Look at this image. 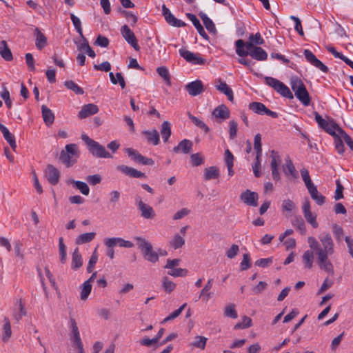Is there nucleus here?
<instances>
[{
    "instance_id": "obj_56",
    "label": "nucleus",
    "mask_w": 353,
    "mask_h": 353,
    "mask_svg": "<svg viewBox=\"0 0 353 353\" xmlns=\"http://www.w3.org/2000/svg\"><path fill=\"white\" fill-rule=\"evenodd\" d=\"M70 19L72 21V23L77 30V32L79 34L81 37H83L81 23L80 19L75 16L73 13L70 14Z\"/></svg>"
},
{
    "instance_id": "obj_36",
    "label": "nucleus",
    "mask_w": 353,
    "mask_h": 353,
    "mask_svg": "<svg viewBox=\"0 0 353 353\" xmlns=\"http://www.w3.org/2000/svg\"><path fill=\"white\" fill-rule=\"evenodd\" d=\"M276 91L279 93L282 97L292 99L294 98L292 92L289 88L285 85L283 82L280 81Z\"/></svg>"
},
{
    "instance_id": "obj_11",
    "label": "nucleus",
    "mask_w": 353,
    "mask_h": 353,
    "mask_svg": "<svg viewBox=\"0 0 353 353\" xmlns=\"http://www.w3.org/2000/svg\"><path fill=\"white\" fill-rule=\"evenodd\" d=\"M89 152L97 158H112V156L108 152L105 147L97 141L94 143L88 148Z\"/></svg>"
},
{
    "instance_id": "obj_14",
    "label": "nucleus",
    "mask_w": 353,
    "mask_h": 353,
    "mask_svg": "<svg viewBox=\"0 0 353 353\" xmlns=\"http://www.w3.org/2000/svg\"><path fill=\"white\" fill-rule=\"evenodd\" d=\"M46 176L48 182L52 185H57L59 181L60 172L54 165H48L45 171Z\"/></svg>"
},
{
    "instance_id": "obj_38",
    "label": "nucleus",
    "mask_w": 353,
    "mask_h": 353,
    "mask_svg": "<svg viewBox=\"0 0 353 353\" xmlns=\"http://www.w3.org/2000/svg\"><path fill=\"white\" fill-rule=\"evenodd\" d=\"M161 134L164 142L168 141L171 135V124L169 121H163L161 124Z\"/></svg>"
},
{
    "instance_id": "obj_47",
    "label": "nucleus",
    "mask_w": 353,
    "mask_h": 353,
    "mask_svg": "<svg viewBox=\"0 0 353 353\" xmlns=\"http://www.w3.org/2000/svg\"><path fill=\"white\" fill-rule=\"evenodd\" d=\"M300 173H301V177L303 179V181L305 183V185L307 189L314 185L312 181L311 180V178L309 174V172L306 168H302L300 170Z\"/></svg>"
},
{
    "instance_id": "obj_31",
    "label": "nucleus",
    "mask_w": 353,
    "mask_h": 353,
    "mask_svg": "<svg viewBox=\"0 0 353 353\" xmlns=\"http://www.w3.org/2000/svg\"><path fill=\"white\" fill-rule=\"evenodd\" d=\"M283 172L285 175H291L294 179L299 177L298 172L296 170L292 161L289 157L285 159V166L283 168Z\"/></svg>"
},
{
    "instance_id": "obj_45",
    "label": "nucleus",
    "mask_w": 353,
    "mask_h": 353,
    "mask_svg": "<svg viewBox=\"0 0 353 353\" xmlns=\"http://www.w3.org/2000/svg\"><path fill=\"white\" fill-rule=\"evenodd\" d=\"M59 159L68 168L71 167L75 163V161L73 160V157L68 152H65V150L61 152Z\"/></svg>"
},
{
    "instance_id": "obj_37",
    "label": "nucleus",
    "mask_w": 353,
    "mask_h": 353,
    "mask_svg": "<svg viewBox=\"0 0 353 353\" xmlns=\"http://www.w3.org/2000/svg\"><path fill=\"white\" fill-rule=\"evenodd\" d=\"M292 225L300 232L301 235L306 234L305 223L301 217H295L292 221Z\"/></svg>"
},
{
    "instance_id": "obj_63",
    "label": "nucleus",
    "mask_w": 353,
    "mask_h": 353,
    "mask_svg": "<svg viewBox=\"0 0 353 353\" xmlns=\"http://www.w3.org/2000/svg\"><path fill=\"white\" fill-rule=\"evenodd\" d=\"M168 274L170 276H172L174 277H178V276H185L188 274V270L186 269L183 268H173L171 269V270L168 272Z\"/></svg>"
},
{
    "instance_id": "obj_34",
    "label": "nucleus",
    "mask_w": 353,
    "mask_h": 353,
    "mask_svg": "<svg viewBox=\"0 0 353 353\" xmlns=\"http://www.w3.org/2000/svg\"><path fill=\"white\" fill-rule=\"evenodd\" d=\"M0 54L2 58L7 61H11L13 58L12 52L8 48L6 41L4 40L1 41Z\"/></svg>"
},
{
    "instance_id": "obj_58",
    "label": "nucleus",
    "mask_w": 353,
    "mask_h": 353,
    "mask_svg": "<svg viewBox=\"0 0 353 353\" xmlns=\"http://www.w3.org/2000/svg\"><path fill=\"white\" fill-rule=\"evenodd\" d=\"M186 305H187L186 303L183 304L179 308L174 310L169 316H168L166 318H165L161 323H163L173 320V319H176V317H178L181 314L182 311L185 309V307H186Z\"/></svg>"
},
{
    "instance_id": "obj_48",
    "label": "nucleus",
    "mask_w": 353,
    "mask_h": 353,
    "mask_svg": "<svg viewBox=\"0 0 353 353\" xmlns=\"http://www.w3.org/2000/svg\"><path fill=\"white\" fill-rule=\"evenodd\" d=\"M185 244V239L176 234L174 235L173 239L170 242V245L174 250L181 248Z\"/></svg>"
},
{
    "instance_id": "obj_59",
    "label": "nucleus",
    "mask_w": 353,
    "mask_h": 353,
    "mask_svg": "<svg viewBox=\"0 0 353 353\" xmlns=\"http://www.w3.org/2000/svg\"><path fill=\"white\" fill-rule=\"evenodd\" d=\"M252 326V319L247 316H244L243 317L242 321L238 323L235 325L234 329H245Z\"/></svg>"
},
{
    "instance_id": "obj_54",
    "label": "nucleus",
    "mask_w": 353,
    "mask_h": 353,
    "mask_svg": "<svg viewBox=\"0 0 353 353\" xmlns=\"http://www.w3.org/2000/svg\"><path fill=\"white\" fill-rule=\"evenodd\" d=\"M162 285L164 290L168 293L172 292L176 288L175 283L170 281L167 276L163 278Z\"/></svg>"
},
{
    "instance_id": "obj_29",
    "label": "nucleus",
    "mask_w": 353,
    "mask_h": 353,
    "mask_svg": "<svg viewBox=\"0 0 353 353\" xmlns=\"http://www.w3.org/2000/svg\"><path fill=\"white\" fill-rule=\"evenodd\" d=\"M41 112L43 121L46 125H51L54 121V114L52 112L50 109H49L46 105H43L41 106Z\"/></svg>"
},
{
    "instance_id": "obj_35",
    "label": "nucleus",
    "mask_w": 353,
    "mask_h": 353,
    "mask_svg": "<svg viewBox=\"0 0 353 353\" xmlns=\"http://www.w3.org/2000/svg\"><path fill=\"white\" fill-rule=\"evenodd\" d=\"M95 236V232H87L81 234L77 237L75 243L77 245H82L84 243H90L94 239Z\"/></svg>"
},
{
    "instance_id": "obj_6",
    "label": "nucleus",
    "mask_w": 353,
    "mask_h": 353,
    "mask_svg": "<svg viewBox=\"0 0 353 353\" xmlns=\"http://www.w3.org/2000/svg\"><path fill=\"white\" fill-rule=\"evenodd\" d=\"M135 202L138 210L141 213V216L145 219H152L155 217L156 213L150 205L145 203L141 196H135Z\"/></svg>"
},
{
    "instance_id": "obj_13",
    "label": "nucleus",
    "mask_w": 353,
    "mask_h": 353,
    "mask_svg": "<svg viewBox=\"0 0 353 353\" xmlns=\"http://www.w3.org/2000/svg\"><path fill=\"white\" fill-rule=\"evenodd\" d=\"M104 244L106 247H115L119 245L121 248H131L134 246L133 243L126 241L120 237L106 238L104 240Z\"/></svg>"
},
{
    "instance_id": "obj_2",
    "label": "nucleus",
    "mask_w": 353,
    "mask_h": 353,
    "mask_svg": "<svg viewBox=\"0 0 353 353\" xmlns=\"http://www.w3.org/2000/svg\"><path fill=\"white\" fill-rule=\"evenodd\" d=\"M290 86L295 97L305 106H308L311 102L309 92L303 81L298 77H292L290 79Z\"/></svg>"
},
{
    "instance_id": "obj_52",
    "label": "nucleus",
    "mask_w": 353,
    "mask_h": 353,
    "mask_svg": "<svg viewBox=\"0 0 353 353\" xmlns=\"http://www.w3.org/2000/svg\"><path fill=\"white\" fill-rule=\"evenodd\" d=\"M190 162L192 166H199L204 163V158L199 152L192 154L190 156Z\"/></svg>"
},
{
    "instance_id": "obj_9",
    "label": "nucleus",
    "mask_w": 353,
    "mask_h": 353,
    "mask_svg": "<svg viewBox=\"0 0 353 353\" xmlns=\"http://www.w3.org/2000/svg\"><path fill=\"white\" fill-rule=\"evenodd\" d=\"M162 14L163 15L165 21L173 27L181 28L185 27L186 23L176 18L170 12V9L168 8L165 5L162 6Z\"/></svg>"
},
{
    "instance_id": "obj_46",
    "label": "nucleus",
    "mask_w": 353,
    "mask_h": 353,
    "mask_svg": "<svg viewBox=\"0 0 353 353\" xmlns=\"http://www.w3.org/2000/svg\"><path fill=\"white\" fill-rule=\"evenodd\" d=\"M59 252L60 255L61 263L64 264L66 262V247L63 242V238L60 237L59 239Z\"/></svg>"
},
{
    "instance_id": "obj_5",
    "label": "nucleus",
    "mask_w": 353,
    "mask_h": 353,
    "mask_svg": "<svg viewBox=\"0 0 353 353\" xmlns=\"http://www.w3.org/2000/svg\"><path fill=\"white\" fill-rule=\"evenodd\" d=\"M314 114L315 121L319 126L330 135L336 136V131L338 132L339 128H341L333 120L327 121L323 119L317 112H315Z\"/></svg>"
},
{
    "instance_id": "obj_10",
    "label": "nucleus",
    "mask_w": 353,
    "mask_h": 353,
    "mask_svg": "<svg viewBox=\"0 0 353 353\" xmlns=\"http://www.w3.org/2000/svg\"><path fill=\"white\" fill-rule=\"evenodd\" d=\"M121 33L125 41L132 46V47L136 50H140V46L138 44L137 39L134 32L127 25H123L121 28Z\"/></svg>"
},
{
    "instance_id": "obj_60",
    "label": "nucleus",
    "mask_w": 353,
    "mask_h": 353,
    "mask_svg": "<svg viewBox=\"0 0 353 353\" xmlns=\"http://www.w3.org/2000/svg\"><path fill=\"white\" fill-rule=\"evenodd\" d=\"M251 259L250 254L245 253L243 256V260L240 263L241 270L244 271L248 270L251 267Z\"/></svg>"
},
{
    "instance_id": "obj_27",
    "label": "nucleus",
    "mask_w": 353,
    "mask_h": 353,
    "mask_svg": "<svg viewBox=\"0 0 353 353\" xmlns=\"http://www.w3.org/2000/svg\"><path fill=\"white\" fill-rule=\"evenodd\" d=\"M70 323L71 332L73 335L74 343L76 344L77 347H81V340L77 323L74 318H70Z\"/></svg>"
},
{
    "instance_id": "obj_40",
    "label": "nucleus",
    "mask_w": 353,
    "mask_h": 353,
    "mask_svg": "<svg viewBox=\"0 0 353 353\" xmlns=\"http://www.w3.org/2000/svg\"><path fill=\"white\" fill-rule=\"evenodd\" d=\"M188 116L195 125L203 130L205 133L209 132L210 128L203 121L192 115L190 112H188Z\"/></svg>"
},
{
    "instance_id": "obj_15",
    "label": "nucleus",
    "mask_w": 353,
    "mask_h": 353,
    "mask_svg": "<svg viewBox=\"0 0 353 353\" xmlns=\"http://www.w3.org/2000/svg\"><path fill=\"white\" fill-rule=\"evenodd\" d=\"M185 89L190 96L195 97L204 92L203 82L201 80H196L188 83L185 85Z\"/></svg>"
},
{
    "instance_id": "obj_55",
    "label": "nucleus",
    "mask_w": 353,
    "mask_h": 353,
    "mask_svg": "<svg viewBox=\"0 0 353 353\" xmlns=\"http://www.w3.org/2000/svg\"><path fill=\"white\" fill-rule=\"evenodd\" d=\"M271 157V168H279V165H280L281 162V157L279 156L278 152H276L274 150L271 151L270 154Z\"/></svg>"
},
{
    "instance_id": "obj_18",
    "label": "nucleus",
    "mask_w": 353,
    "mask_h": 353,
    "mask_svg": "<svg viewBox=\"0 0 353 353\" xmlns=\"http://www.w3.org/2000/svg\"><path fill=\"white\" fill-rule=\"evenodd\" d=\"M259 196L255 192H252L247 190L245 192L241 193L240 199L247 205L250 206H257Z\"/></svg>"
},
{
    "instance_id": "obj_41",
    "label": "nucleus",
    "mask_w": 353,
    "mask_h": 353,
    "mask_svg": "<svg viewBox=\"0 0 353 353\" xmlns=\"http://www.w3.org/2000/svg\"><path fill=\"white\" fill-rule=\"evenodd\" d=\"M303 262L305 268L311 269L314 262V253L311 250H307L303 253Z\"/></svg>"
},
{
    "instance_id": "obj_57",
    "label": "nucleus",
    "mask_w": 353,
    "mask_h": 353,
    "mask_svg": "<svg viewBox=\"0 0 353 353\" xmlns=\"http://www.w3.org/2000/svg\"><path fill=\"white\" fill-rule=\"evenodd\" d=\"M207 338L202 336H197L195 337V341L192 343V345L204 350L207 343Z\"/></svg>"
},
{
    "instance_id": "obj_49",
    "label": "nucleus",
    "mask_w": 353,
    "mask_h": 353,
    "mask_svg": "<svg viewBox=\"0 0 353 353\" xmlns=\"http://www.w3.org/2000/svg\"><path fill=\"white\" fill-rule=\"evenodd\" d=\"M72 183H74L76 188L84 195H88L90 192V188L86 183L80 181H71Z\"/></svg>"
},
{
    "instance_id": "obj_16",
    "label": "nucleus",
    "mask_w": 353,
    "mask_h": 353,
    "mask_svg": "<svg viewBox=\"0 0 353 353\" xmlns=\"http://www.w3.org/2000/svg\"><path fill=\"white\" fill-rule=\"evenodd\" d=\"M117 170L132 178H146L145 173L125 165H118Z\"/></svg>"
},
{
    "instance_id": "obj_7",
    "label": "nucleus",
    "mask_w": 353,
    "mask_h": 353,
    "mask_svg": "<svg viewBox=\"0 0 353 353\" xmlns=\"http://www.w3.org/2000/svg\"><path fill=\"white\" fill-rule=\"evenodd\" d=\"M303 213L307 222L310 223L314 228H317L319 224L316 221V214L311 212L310 202L307 198L305 199L302 206Z\"/></svg>"
},
{
    "instance_id": "obj_25",
    "label": "nucleus",
    "mask_w": 353,
    "mask_h": 353,
    "mask_svg": "<svg viewBox=\"0 0 353 353\" xmlns=\"http://www.w3.org/2000/svg\"><path fill=\"white\" fill-rule=\"evenodd\" d=\"M212 114L215 118L222 120H225L230 117V110L224 104L218 105Z\"/></svg>"
},
{
    "instance_id": "obj_19",
    "label": "nucleus",
    "mask_w": 353,
    "mask_h": 353,
    "mask_svg": "<svg viewBox=\"0 0 353 353\" xmlns=\"http://www.w3.org/2000/svg\"><path fill=\"white\" fill-rule=\"evenodd\" d=\"M216 84L215 85V87L217 90L221 92V93H223L225 94L228 99V100L231 102H233L234 101V94L233 91L231 89V88L223 81H222L221 79H219L216 80Z\"/></svg>"
},
{
    "instance_id": "obj_17",
    "label": "nucleus",
    "mask_w": 353,
    "mask_h": 353,
    "mask_svg": "<svg viewBox=\"0 0 353 353\" xmlns=\"http://www.w3.org/2000/svg\"><path fill=\"white\" fill-rule=\"evenodd\" d=\"M329 256L330 255L323 254V253L321 252L319 255H317L318 264L321 270L333 274L334 272V268L332 263L328 259Z\"/></svg>"
},
{
    "instance_id": "obj_42",
    "label": "nucleus",
    "mask_w": 353,
    "mask_h": 353,
    "mask_svg": "<svg viewBox=\"0 0 353 353\" xmlns=\"http://www.w3.org/2000/svg\"><path fill=\"white\" fill-rule=\"evenodd\" d=\"M64 85L68 89L73 91L76 94L82 95L84 93L83 88L79 87L74 81L68 80L64 82Z\"/></svg>"
},
{
    "instance_id": "obj_43",
    "label": "nucleus",
    "mask_w": 353,
    "mask_h": 353,
    "mask_svg": "<svg viewBox=\"0 0 353 353\" xmlns=\"http://www.w3.org/2000/svg\"><path fill=\"white\" fill-rule=\"evenodd\" d=\"M219 176V172L216 167L212 166L205 170V179L210 180L218 178Z\"/></svg>"
},
{
    "instance_id": "obj_22",
    "label": "nucleus",
    "mask_w": 353,
    "mask_h": 353,
    "mask_svg": "<svg viewBox=\"0 0 353 353\" xmlns=\"http://www.w3.org/2000/svg\"><path fill=\"white\" fill-rule=\"evenodd\" d=\"M185 15L188 19L192 21L200 36H201L205 40H209L208 35L205 32L203 27L201 24L199 20L196 18V15L192 13H186Z\"/></svg>"
},
{
    "instance_id": "obj_50",
    "label": "nucleus",
    "mask_w": 353,
    "mask_h": 353,
    "mask_svg": "<svg viewBox=\"0 0 353 353\" xmlns=\"http://www.w3.org/2000/svg\"><path fill=\"white\" fill-rule=\"evenodd\" d=\"M12 331L11 326L9 319L6 317L4 319V325H3V334L2 336V339L3 341H7L9 338L11 336Z\"/></svg>"
},
{
    "instance_id": "obj_1",
    "label": "nucleus",
    "mask_w": 353,
    "mask_h": 353,
    "mask_svg": "<svg viewBox=\"0 0 353 353\" xmlns=\"http://www.w3.org/2000/svg\"><path fill=\"white\" fill-rule=\"evenodd\" d=\"M236 53L239 57L250 56L257 61H265L268 54L261 47L252 45V42H245L239 39L235 42Z\"/></svg>"
},
{
    "instance_id": "obj_21",
    "label": "nucleus",
    "mask_w": 353,
    "mask_h": 353,
    "mask_svg": "<svg viewBox=\"0 0 353 353\" xmlns=\"http://www.w3.org/2000/svg\"><path fill=\"white\" fill-rule=\"evenodd\" d=\"M33 36L35 39V46L38 50H41L47 46V37L39 28H34Z\"/></svg>"
},
{
    "instance_id": "obj_23",
    "label": "nucleus",
    "mask_w": 353,
    "mask_h": 353,
    "mask_svg": "<svg viewBox=\"0 0 353 353\" xmlns=\"http://www.w3.org/2000/svg\"><path fill=\"white\" fill-rule=\"evenodd\" d=\"M0 130L3 134L4 139L8 143L11 148L15 151L17 148V143L14 136L10 132L9 130L0 122Z\"/></svg>"
},
{
    "instance_id": "obj_64",
    "label": "nucleus",
    "mask_w": 353,
    "mask_h": 353,
    "mask_svg": "<svg viewBox=\"0 0 353 353\" xmlns=\"http://www.w3.org/2000/svg\"><path fill=\"white\" fill-rule=\"evenodd\" d=\"M65 152L70 154V155L71 157H77L79 156L78 148L76 144H74V143L68 144L65 145Z\"/></svg>"
},
{
    "instance_id": "obj_53",
    "label": "nucleus",
    "mask_w": 353,
    "mask_h": 353,
    "mask_svg": "<svg viewBox=\"0 0 353 353\" xmlns=\"http://www.w3.org/2000/svg\"><path fill=\"white\" fill-rule=\"evenodd\" d=\"M224 315L234 319H236L238 317V314L235 310V305L232 303L227 305L225 307Z\"/></svg>"
},
{
    "instance_id": "obj_12",
    "label": "nucleus",
    "mask_w": 353,
    "mask_h": 353,
    "mask_svg": "<svg viewBox=\"0 0 353 353\" xmlns=\"http://www.w3.org/2000/svg\"><path fill=\"white\" fill-rule=\"evenodd\" d=\"M179 52V54L188 62L196 65H203L205 63L206 61L205 59L198 56L196 54H194L188 50L180 49Z\"/></svg>"
},
{
    "instance_id": "obj_61",
    "label": "nucleus",
    "mask_w": 353,
    "mask_h": 353,
    "mask_svg": "<svg viewBox=\"0 0 353 353\" xmlns=\"http://www.w3.org/2000/svg\"><path fill=\"white\" fill-rule=\"evenodd\" d=\"M338 132L345 143L353 150V140L352 138L341 128H339Z\"/></svg>"
},
{
    "instance_id": "obj_39",
    "label": "nucleus",
    "mask_w": 353,
    "mask_h": 353,
    "mask_svg": "<svg viewBox=\"0 0 353 353\" xmlns=\"http://www.w3.org/2000/svg\"><path fill=\"white\" fill-rule=\"evenodd\" d=\"M250 110H252L254 113L258 114H265L267 108L265 105L260 102H252L249 104Z\"/></svg>"
},
{
    "instance_id": "obj_33",
    "label": "nucleus",
    "mask_w": 353,
    "mask_h": 353,
    "mask_svg": "<svg viewBox=\"0 0 353 353\" xmlns=\"http://www.w3.org/2000/svg\"><path fill=\"white\" fill-rule=\"evenodd\" d=\"M199 17H201L203 23L205 27V28L211 33L216 34V29L214 22L203 12L199 13Z\"/></svg>"
},
{
    "instance_id": "obj_62",
    "label": "nucleus",
    "mask_w": 353,
    "mask_h": 353,
    "mask_svg": "<svg viewBox=\"0 0 353 353\" xmlns=\"http://www.w3.org/2000/svg\"><path fill=\"white\" fill-rule=\"evenodd\" d=\"M125 152L128 154V157H130L134 161L139 163L140 159V154L137 150L128 148L125 149Z\"/></svg>"
},
{
    "instance_id": "obj_44",
    "label": "nucleus",
    "mask_w": 353,
    "mask_h": 353,
    "mask_svg": "<svg viewBox=\"0 0 353 353\" xmlns=\"http://www.w3.org/2000/svg\"><path fill=\"white\" fill-rule=\"evenodd\" d=\"M157 72L161 77L163 79L168 85H171V78L167 68L164 66L158 67L157 68Z\"/></svg>"
},
{
    "instance_id": "obj_3",
    "label": "nucleus",
    "mask_w": 353,
    "mask_h": 353,
    "mask_svg": "<svg viewBox=\"0 0 353 353\" xmlns=\"http://www.w3.org/2000/svg\"><path fill=\"white\" fill-rule=\"evenodd\" d=\"M134 239L137 241L138 248L142 252L143 258L152 263L159 261V254L153 250L152 245L145 239L141 236H135Z\"/></svg>"
},
{
    "instance_id": "obj_20",
    "label": "nucleus",
    "mask_w": 353,
    "mask_h": 353,
    "mask_svg": "<svg viewBox=\"0 0 353 353\" xmlns=\"http://www.w3.org/2000/svg\"><path fill=\"white\" fill-rule=\"evenodd\" d=\"M99 112V108L94 103L84 105L79 112L78 117L81 119H85L89 116L97 114Z\"/></svg>"
},
{
    "instance_id": "obj_28",
    "label": "nucleus",
    "mask_w": 353,
    "mask_h": 353,
    "mask_svg": "<svg viewBox=\"0 0 353 353\" xmlns=\"http://www.w3.org/2000/svg\"><path fill=\"white\" fill-rule=\"evenodd\" d=\"M311 198L314 200L319 205H322L324 204L325 201V197L319 192L316 186L314 185L307 189Z\"/></svg>"
},
{
    "instance_id": "obj_51",
    "label": "nucleus",
    "mask_w": 353,
    "mask_h": 353,
    "mask_svg": "<svg viewBox=\"0 0 353 353\" xmlns=\"http://www.w3.org/2000/svg\"><path fill=\"white\" fill-rule=\"evenodd\" d=\"M92 290V284L88 282H84L81 286V300H86L90 295Z\"/></svg>"
},
{
    "instance_id": "obj_32",
    "label": "nucleus",
    "mask_w": 353,
    "mask_h": 353,
    "mask_svg": "<svg viewBox=\"0 0 353 353\" xmlns=\"http://www.w3.org/2000/svg\"><path fill=\"white\" fill-rule=\"evenodd\" d=\"M83 265V260L81 254L79 252V249L76 248L72 256L71 268L74 270L79 269Z\"/></svg>"
},
{
    "instance_id": "obj_24",
    "label": "nucleus",
    "mask_w": 353,
    "mask_h": 353,
    "mask_svg": "<svg viewBox=\"0 0 353 353\" xmlns=\"http://www.w3.org/2000/svg\"><path fill=\"white\" fill-rule=\"evenodd\" d=\"M142 134L145 136L148 143L157 145L160 143L159 134L156 129L144 130Z\"/></svg>"
},
{
    "instance_id": "obj_30",
    "label": "nucleus",
    "mask_w": 353,
    "mask_h": 353,
    "mask_svg": "<svg viewBox=\"0 0 353 353\" xmlns=\"http://www.w3.org/2000/svg\"><path fill=\"white\" fill-rule=\"evenodd\" d=\"M213 279H210L204 288L202 289L199 299H201L203 301L207 302L211 298L212 294L210 292L212 287Z\"/></svg>"
},
{
    "instance_id": "obj_4",
    "label": "nucleus",
    "mask_w": 353,
    "mask_h": 353,
    "mask_svg": "<svg viewBox=\"0 0 353 353\" xmlns=\"http://www.w3.org/2000/svg\"><path fill=\"white\" fill-rule=\"evenodd\" d=\"M319 239L321 244L317 255H319L321 252L325 255H332L334 252V243L330 234L323 232L319 236Z\"/></svg>"
},
{
    "instance_id": "obj_8",
    "label": "nucleus",
    "mask_w": 353,
    "mask_h": 353,
    "mask_svg": "<svg viewBox=\"0 0 353 353\" xmlns=\"http://www.w3.org/2000/svg\"><path fill=\"white\" fill-rule=\"evenodd\" d=\"M303 54L307 62L319 69L321 71L327 73L329 70L328 68L319 59L316 58L314 54L308 49L303 51Z\"/></svg>"
},
{
    "instance_id": "obj_26",
    "label": "nucleus",
    "mask_w": 353,
    "mask_h": 353,
    "mask_svg": "<svg viewBox=\"0 0 353 353\" xmlns=\"http://www.w3.org/2000/svg\"><path fill=\"white\" fill-rule=\"evenodd\" d=\"M193 143L188 139H183L173 148V151L176 153L182 152L184 154H188L192 148Z\"/></svg>"
}]
</instances>
